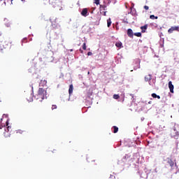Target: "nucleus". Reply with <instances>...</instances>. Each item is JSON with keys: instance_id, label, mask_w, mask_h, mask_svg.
Returning a JSON list of instances; mask_svg holds the SVG:
<instances>
[{"instance_id": "1", "label": "nucleus", "mask_w": 179, "mask_h": 179, "mask_svg": "<svg viewBox=\"0 0 179 179\" xmlns=\"http://www.w3.org/2000/svg\"><path fill=\"white\" fill-rule=\"evenodd\" d=\"M47 90L43 88H39L38 90V94L35 95V99L39 100V101H43L44 99H47Z\"/></svg>"}, {"instance_id": "2", "label": "nucleus", "mask_w": 179, "mask_h": 179, "mask_svg": "<svg viewBox=\"0 0 179 179\" xmlns=\"http://www.w3.org/2000/svg\"><path fill=\"white\" fill-rule=\"evenodd\" d=\"M6 126H5V124L2 125L0 124V129H3L4 130L3 135L5 138H8V136H10V133H9V129H10L12 127L8 126L9 125L8 120L6 122Z\"/></svg>"}, {"instance_id": "3", "label": "nucleus", "mask_w": 179, "mask_h": 179, "mask_svg": "<svg viewBox=\"0 0 179 179\" xmlns=\"http://www.w3.org/2000/svg\"><path fill=\"white\" fill-rule=\"evenodd\" d=\"M169 87L171 93H174V85L171 81L169 82Z\"/></svg>"}, {"instance_id": "4", "label": "nucleus", "mask_w": 179, "mask_h": 179, "mask_svg": "<svg viewBox=\"0 0 179 179\" xmlns=\"http://www.w3.org/2000/svg\"><path fill=\"white\" fill-rule=\"evenodd\" d=\"M82 16H84L86 17L89 15V12L87 11V8H83L82 12H81Z\"/></svg>"}, {"instance_id": "5", "label": "nucleus", "mask_w": 179, "mask_h": 179, "mask_svg": "<svg viewBox=\"0 0 179 179\" xmlns=\"http://www.w3.org/2000/svg\"><path fill=\"white\" fill-rule=\"evenodd\" d=\"M177 31L178 30V27H171L169 30H168V33H169V34H171V33H173L174 31Z\"/></svg>"}, {"instance_id": "6", "label": "nucleus", "mask_w": 179, "mask_h": 179, "mask_svg": "<svg viewBox=\"0 0 179 179\" xmlns=\"http://www.w3.org/2000/svg\"><path fill=\"white\" fill-rule=\"evenodd\" d=\"M93 90H94V89H93V87H90L87 93V97H90L91 96L93 95Z\"/></svg>"}, {"instance_id": "7", "label": "nucleus", "mask_w": 179, "mask_h": 179, "mask_svg": "<svg viewBox=\"0 0 179 179\" xmlns=\"http://www.w3.org/2000/svg\"><path fill=\"white\" fill-rule=\"evenodd\" d=\"M127 36L129 37H134V31L131 29H127Z\"/></svg>"}, {"instance_id": "8", "label": "nucleus", "mask_w": 179, "mask_h": 179, "mask_svg": "<svg viewBox=\"0 0 179 179\" xmlns=\"http://www.w3.org/2000/svg\"><path fill=\"white\" fill-rule=\"evenodd\" d=\"M107 10V6L106 5H100V11L103 12Z\"/></svg>"}, {"instance_id": "9", "label": "nucleus", "mask_w": 179, "mask_h": 179, "mask_svg": "<svg viewBox=\"0 0 179 179\" xmlns=\"http://www.w3.org/2000/svg\"><path fill=\"white\" fill-rule=\"evenodd\" d=\"M145 82H149L150 80H152V75L149 74L148 76H145Z\"/></svg>"}, {"instance_id": "10", "label": "nucleus", "mask_w": 179, "mask_h": 179, "mask_svg": "<svg viewBox=\"0 0 179 179\" xmlns=\"http://www.w3.org/2000/svg\"><path fill=\"white\" fill-rule=\"evenodd\" d=\"M69 94H72V93H73V85L72 84L69 85Z\"/></svg>"}, {"instance_id": "11", "label": "nucleus", "mask_w": 179, "mask_h": 179, "mask_svg": "<svg viewBox=\"0 0 179 179\" xmlns=\"http://www.w3.org/2000/svg\"><path fill=\"white\" fill-rule=\"evenodd\" d=\"M141 29H142L141 33H145V30H146V29H148V24H145V25L141 27Z\"/></svg>"}, {"instance_id": "12", "label": "nucleus", "mask_w": 179, "mask_h": 179, "mask_svg": "<svg viewBox=\"0 0 179 179\" xmlns=\"http://www.w3.org/2000/svg\"><path fill=\"white\" fill-rule=\"evenodd\" d=\"M168 163L171 167H173L174 166V161H172L171 159L168 160Z\"/></svg>"}, {"instance_id": "13", "label": "nucleus", "mask_w": 179, "mask_h": 179, "mask_svg": "<svg viewBox=\"0 0 179 179\" xmlns=\"http://www.w3.org/2000/svg\"><path fill=\"white\" fill-rule=\"evenodd\" d=\"M151 96H152V97H153V99H160V96H159V95H157V94H156L155 93L152 94Z\"/></svg>"}, {"instance_id": "14", "label": "nucleus", "mask_w": 179, "mask_h": 179, "mask_svg": "<svg viewBox=\"0 0 179 179\" xmlns=\"http://www.w3.org/2000/svg\"><path fill=\"white\" fill-rule=\"evenodd\" d=\"M133 36H136V37H142V34L141 32H136L134 33Z\"/></svg>"}, {"instance_id": "15", "label": "nucleus", "mask_w": 179, "mask_h": 179, "mask_svg": "<svg viewBox=\"0 0 179 179\" xmlns=\"http://www.w3.org/2000/svg\"><path fill=\"white\" fill-rule=\"evenodd\" d=\"M113 134H117V132H118V127L117 126H113Z\"/></svg>"}, {"instance_id": "16", "label": "nucleus", "mask_w": 179, "mask_h": 179, "mask_svg": "<svg viewBox=\"0 0 179 179\" xmlns=\"http://www.w3.org/2000/svg\"><path fill=\"white\" fill-rule=\"evenodd\" d=\"M58 0H52V1H51V5H52L53 6V7L54 8H55V6H56V5H57V1Z\"/></svg>"}, {"instance_id": "17", "label": "nucleus", "mask_w": 179, "mask_h": 179, "mask_svg": "<svg viewBox=\"0 0 179 179\" xmlns=\"http://www.w3.org/2000/svg\"><path fill=\"white\" fill-rule=\"evenodd\" d=\"M149 82V85L150 86H153V85H155L156 83V80H152V81H148Z\"/></svg>"}, {"instance_id": "18", "label": "nucleus", "mask_w": 179, "mask_h": 179, "mask_svg": "<svg viewBox=\"0 0 179 179\" xmlns=\"http://www.w3.org/2000/svg\"><path fill=\"white\" fill-rule=\"evenodd\" d=\"M111 18H109L107 20V26L108 27H110V26H111Z\"/></svg>"}, {"instance_id": "19", "label": "nucleus", "mask_w": 179, "mask_h": 179, "mask_svg": "<svg viewBox=\"0 0 179 179\" xmlns=\"http://www.w3.org/2000/svg\"><path fill=\"white\" fill-rule=\"evenodd\" d=\"M113 99H115V100H118V99H120V95L114 94L113 95Z\"/></svg>"}, {"instance_id": "20", "label": "nucleus", "mask_w": 179, "mask_h": 179, "mask_svg": "<svg viewBox=\"0 0 179 179\" xmlns=\"http://www.w3.org/2000/svg\"><path fill=\"white\" fill-rule=\"evenodd\" d=\"M158 17H155L154 15H151L150 16V19H152V20H155V19H157Z\"/></svg>"}, {"instance_id": "21", "label": "nucleus", "mask_w": 179, "mask_h": 179, "mask_svg": "<svg viewBox=\"0 0 179 179\" xmlns=\"http://www.w3.org/2000/svg\"><path fill=\"white\" fill-rule=\"evenodd\" d=\"M94 3H96V5H99L100 4V0H94Z\"/></svg>"}, {"instance_id": "22", "label": "nucleus", "mask_w": 179, "mask_h": 179, "mask_svg": "<svg viewBox=\"0 0 179 179\" xmlns=\"http://www.w3.org/2000/svg\"><path fill=\"white\" fill-rule=\"evenodd\" d=\"M52 110H57V105H52Z\"/></svg>"}, {"instance_id": "23", "label": "nucleus", "mask_w": 179, "mask_h": 179, "mask_svg": "<svg viewBox=\"0 0 179 179\" xmlns=\"http://www.w3.org/2000/svg\"><path fill=\"white\" fill-rule=\"evenodd\" d=\"M115 45H122V43H121V42H117V43H115Z\"/></svg>"}, {"instance_id": "24", "label": "nucleus", "mask_w": 179, "mask_h": 179, "mask_svg": "<svg viewBox=\"0 0 179 179\" xmlns=\"http://www.w3.org/2000/svg\"><path fill=\"white\" fill-rule=\"evenodd\" d=\"M22 43H27V38H24L22 39Z\"/></svg>"}, {"instance_id": "25", "label": "nucleus", "mask_w": 179, "mask_h": 179, "mask_svg": "<svg viewBox=\"0 0 179 179\" xmlns=\"http://www.w3.org/2000/svg\"><path fill=\"white\" fill-rule=\"evenodd\" d=\"M144 9H145V10H149V6H144Z\"/></svg>"}, {"instance_id": "26", "label": "nucleus", "mask_w": 179, "mask_h": 179, "mask_svg": "<svg viewBox=\"0 0 179 179\" xmlns=\"http://www.w3.org/2000/svg\"><path fill=\"white\" fill-rule=\"evenodd\" d=\"M17 134H23V131L22 130H17Z\"/></svg>"}, {"instance_id": "27", "label": "nucleus", "mask_w": 179, "mask_h": 179, "mask_svg": "<svg viewBox=\"0 0 179 179\" xmlns=\"http://www.w3.org/2000/svg\"><path fill=\"white\" fill-rule=\"evenodd\" d=\"M103 16H106L107 11H102Z\"/></svg>"}, {"instance_id": "28", "label": "nucleus", "mask_w": 179, "mask_h": 179, "mask_svg": "<svg viewBox=\"0 0 179 179\" xmlns=\"http://www.w3.org/2000/svg\"><path fill=\"white\" fill-rule=\"evenodd\" d=\"M83 50H86V45H83Z\"/></svg>"}, {"instance_id": "29", "label": "nucleus", "mask_w": 179, "mask_h": 179, "mask_svg": "<svg viewBox=\"0 0 179 179\" xmlns=\"http://www.w3.org/2000/svg\"><path fill=\"white\" fill-rule=\"evenodd\" d=\"M92 52H88V53H87V55H92Z\"/></svg>"}, {"instance_id": "30", "label": "nucleus", "mask_w": 179, "mask_h": 179, "mask_svg": "<svg viewBox=\"0 0 179 179\" xmlns=\"http://www.w3.org/2000/svg\"><path fill=\"white\" fill-rule=\"evenodd\" d=\"M4 6H6V1H3Z\"/></svg>"}, {"instance_id": "31", "label": "nucleus", "mask_w": 179, "mask_h": 179, "mask_svg": "<svg viewBox=\"0 0 179 179\" xmlns=\"http://www.w3.org/2000/svg\"><path fill=\"white\" fill-rule=\"evenodd\" d=\"M6 26H7V27H9L10 26V24H6Z\"/></svg>"}, {"instance_id": "32", "label": "nucleus", "mask_w": 179, "mask_h": 179, "mask_svg": "<svg viewBox=\"0 0 179 179\" xmlns=\"http://www.w3.org/2000/svg\"><path fill=\"white\" fill-rule=\"evenodd\" d=\"M117 47H118L119 48H121V47H122V46H121V45H117Z\"/></svg>"}, {"instance_id": "33", "label": "nucleus", "mask_w": 179, "mask_h": 179, "mask_svg": "<svg viewBox=\"0 0 179 179\" xmlns=\"http://www.w3.org/2000/svg\"><path fill=\"white\" fill-rule=\"evenodd\" d=\"M83 45H86V43H83Z\"/></svg>"}, {"instance_id": "34", "label": "nucleus", "mask_w": 179, "mask_h": 179, "mask_svg": "<svg viewBox=\"0 0 179 179\" xmlns=\"http://www.w3.org/2000/svg\"><path fill=\"white\" fill-rule=\"evenodd\" d=\"M88 73V75H89V73H90V71H88V73Z\"/></svg>"}, {"instance_id": "35", "label": "nucleus", "mask_w": 179, "mask_h": 179, "mask_svg": "<svg viewBox=\"0 0 179 179\" xmlns=\"http://www.w3.org/2000/svg\"><path fill=\"white\" fill-rule=\"evenodd\" d=\"M1 1H5V0H0V2H1Z\"/></svg>"}, {"instance_id": "36", "label": "nucleus", "mask_w": 179, "mask_h": 179, "mask_svg": "<svg viewBox=\"0 0 179 179\" xmlns=\"http://www.w3.org/2000/svg\"><path fill=\"white\" fill-rule=\"evenodd\" d=\"M13 1V0H11V3H12Z\"/></svg>"}, {"instance_id": "37", "label": "nucleus", "mask_w": 179, "mask_h": 179, "mask_svg": "<svg viewBox=\"0 0 179 179\" xmlns=\"http://www.w3.org/2000/svg\"><path fill=\"white\" fill-rule=\"evenodd\" d=\"M21 1H24V0H21Z\"/></svg>"}, {"instance_id": "38", "label": "nucleus", "mask_w": 179, "mask_h": 179, "mask_svg": "<svg viewBox=\"0 0 179 179\" xmlns=\"http://www.w3.org/2000/svg\"><path fill=\"white\" fill-rule=\"evenodd\" d=\"M0 101H1V98H0Z\"/></svg>"}]
</instances>
